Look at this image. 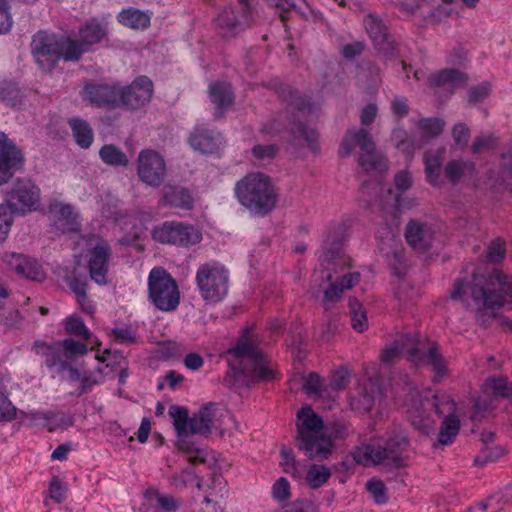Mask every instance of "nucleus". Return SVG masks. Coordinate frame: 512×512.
<instances>
[{"mask_svg":"<svg viewBox=\"0 0 512 512\" xmlns=\"http://www.w3.org/2000/svg\"><path fill=\"white\" fill-rule=\"evenodd\" d=\"M2 261L10 270L19 276L33 281H43L45 273L37 260L16 252H5L2 254Z\"/></svg>","mask_w":512,"mask_h":512,"instance_id":"nucleus-19","label":"nucleus"},{"mask_svg":"<svg viewBox=\"0 0 512 512\" xmlns=\"http://www.w3.org/2000/svg\"><path fill=\"white\" fill-rule=\"evenodd\" d=\"M390 139L398 150L408 154H411L415 149H418L417 140L409 136L408 132L402 127L393 129Z\"/></svg>","mask_w":512,"mask_h":512,"instance_id":"nucleus-42","label":"nucleus"},{"mask_svg":"<svg viewBox=\"0 0 512 512\" xmlns=\"http://www.w3.org/2000/svg\"><path fill=\"white\" fill-rule=\"evenodd\" d=\"M434 230L430 225L411 220L405 230L407 242L416 250H427L434 240Z\"/></svg>","mask_w":512,"mask_h":512,"instance_id":"nucleus-27","label":"nucleus"},{"mask_svg":"<svg viewBox=\"0 0 512 512\" xmlns=\"http://www.w3.org/2000/svg\"><path fill=\"white\" fill-rule=\"evenodd\" d=\"M381 206L384 211L393 217H397L398 213L405 207L401 202L400 193H396L392 189H388L387 194L381 201Z\"/></svg>","mask_w":512,"mask_h":512,"instance_id":"nucleus-48","label":"nucleus"},{"mask_svg":"<svg viewBox=\"0 0 512 512\" xmlns=\"http://www.w3.org/2000/svg\"><path fill=\"white\" fill-rule=\"evenodd\" d=\"M120 95V87L115 84H87L84 88V100L95 106L117 107Z\"/></svg>","mask_w":512,"mask_h":512,"instance_id":"nucleus-22","label":"nucleus"},{"mask_svg":"<svg viewBox=\"0 0 512 512\" xmlns=\"http://www.w3.org/2000/svg\"><path fill=\"white\" fill-rule=\"evenodd\" d=\"M467 76L458 69H444L428 77V85L430 87L449 86L465 84Z\"/></svg>","mask_w":512,"mask_h":512,"instance_id":"nucleus-34","label":"nucleus"},{"mask_svg":"<svg viewBox=\"0 0 512 512\" xmlns=\"http://www.w3.org/2000/svg\"><path fill=\"white\" fill-rule=\"evenodd\" d=\"M367 489L379 504L386 503L388 500L386 486L380 480H370L367 483Z\"/></svg>","mask_w":512,"mask_h":512,"instance_id":"nucleus-57","label":"nucleus"},{"mask_svg":"<svg viewBox=\"0 0 512 512\" xmlns=\"http://www.w3.org/2000/svg\"><path fill=\"white\" fill-rule=\"evenodd\" d=\"M67 487L58 476H53L48 486V498L57 504L63 503L66 499Z\"/></svg>","mask_w":512,"mask_h":512,"instance_id":"nucleus-50","label":"nucleus"},{"mask_svg":"<svg viewBox=\"0 0 512 512\" xmlns=\"http://www.w3.org/2000/svg\"><path fill=\"white\" fill-rule=\"evenodd\" d=\"M150 20L151 14L135 8L124 9L118 15V21L121 24L136 30H144L149 27Z\"/></svg>","mask_w":512,"mask_h":512,"instance_id":"nucleus-35","label":"nucleus"},{"mask_svg":"<svg viewBox=\"0 0 512 512\" xmlns=\"http://www.w3.org/2000/svg\"><path fill=\"white\" fill-rule=\"evenodd\" d=\"M488 385L491 386L494 393L502 397H509L510 388H508L510 382L507 378H491L488 380Z\"/></svg>","mask_w":512,"mask_h":512,"instance_id":"nucleus-64","label":"nucleus"},{"mask_svg":"<svg viewBox=\"0 0 512 512\" xmlns=\"http://www.w3.org/2000/svg\"><path fill=\"white\" fill-rule=\"evenodd\" d=\"M152 237L161 244L179 246L195 245L202 239L201 232L194 226L174 221L165 222L161 226L155 227Z\"/></svg>","mask_w":512,"mask_h":512,"instance_id":"nucleus-14","label":"nucleus"},{"mask_svg":"<svg viewBox=\"0 0 512 512\" xmlns=\"http://www.w3.org/2000/svg\"><path fill=\"white\" fill-rule=\"evenodd\" d=\"M211 101L216 105V117H221L224 110L232 106L234 96L231 87L227 83L217 82L210 85L209 89Z\"/></svg>","mask_w":512,"mask_h":512,"instance_id":"nucleus-31","label":"nucleus"},{"mask_svg":"<svg viewBox=\"0 0 512 512\" xmlns=\"http://www.w3.org/2000/svg\"><path fill=\"white\" fill-rule=\"evenodd\" d=\"M454 300L462 301L467 307L476 310L480 324L487 321L485 316L494 317L495 308H500L512 300V277L494 270L484 285L482 276L473 273L471 282L458 281L451 293Z\"/></svg>","mask_w":512,"mask_h":512,"instance_id":"nucleus-1","label":"nucleus"},{"mask_svg":"<svg viewBox=\"0 0 512 512\" xmlns=\"http://www.w3.org/2000/svg\"><path fill=\"white\" fill-rule=\"evenodd\" d=\"M234 191L240 204L256 216L268 215L276 208L279 200L275 182L261 172L244 176L236 183Z\"/></svg>","mask_w":512,"mask_h":512,"instance_id":"nucleus-4","label":"nucleus"},{"mask_svg":"<svg viewBox=\"0 0 512 512\" xmlns=\"http://www.w3.org/2000/svg\"><path fill=\"white\" fill-rule=\"evenodd\" d=\"M49 211L54 217L56 227L62 232H74L79 229V216L69 204L55 202Z\"/></svg>","mask_w":512,"mask_h":512,"instance_id":"nucleus-28","label":"nucleus"},{"mask_svg":"<svg viewBox=\"0 0 512 512\" xmlns=\"http://www.w3.org/2000/svg\"><path fill=\"white\" fill-rule=\"evenodd\" d=\"M273 497L278 501H286L290 498V484L284 477L276 480L272 487Z\"/></svg>","mask_w":512,"mask_h":512,"instance_id":"nucleus-60","label":"nucleus"},{"mask_svg":"<svg viewBox=\"0 0 512 512\" xmlns=\"http://www.w3.org/2000/svg\"><path fill=\"white\" fill-rule=\"evenodd\" d=\"M169 415L173 419V425L178 434L176 441L177 448L187 456L190 463H204L206 461L204 449L196 445L189 438L190 433L187 429V409L173 405L169 409Z\"/></svg>","mask_w":512,"mask_h":512,"instance_id":"nucleus-13","label":"nucleus"},{"mask_svg":"<svg viewBox=\"0 0 512 512\" xmlns=\"http://www.w3.org/2000/svg\"><path fill=\"white\" fill-rule=\"evenodd\" d=\"M402 352L406 353L407 360L414 365H431L436 377L441 378L447 372L445 360L439 354L437 344L418 334H399L393 343L383 349L380 359L383 363H390Z\"/></svg>","mask_w":512,"mask_h":512,"instance_id":"nucleus-3","label":"nucleus"},{"mask_svg":"<svg viewBox=\"0 0 512 512\" xmlns=\"http://www.w3.org/2000/svg\"><path fill=\"white\" fill-rule=\"evenodd\" d=\"M409 440L406 433L395 429L387 434L383 445H364L353 452L354 460L362 465H385L393 468L407 466L409 460L406 454Z\"/></svg>","mask_w":512,"mask_h":512,"instance_id":"nucleus-7","label":"nucleus"},{"mask_svg":"<svg viewBox=\"0 0 512 512\" xmlns=\"http://www.w3.org/2000/svg\"><path fill=\"white\" fill-rule=\"evenodd\" d=\"M149 298L162 311L176 309L180 293L175 280L162 267L153 268L148 278Z\"/></svg>","mask_w":512,"mask_h":512,"instance_id":"nucleus-11","label":"nucleus"},{"mask_svg":"<svg viewBox=\"0 0 512 512\" xmlns=\"http://www.w3.org/2000/svg\"><path fill=\"white\" fill-rule=\"evenodd\" d=\"M495 144V137L493 134H480L475 137L471 151L473 154H479Z\"/></svg>","mask_w":512,"mask_h":512,"instance_id":"nucleus-58","label":"nucleus"},{"mask_svg":"<svg viewBox=\"0 0 512 512\" xmlns=\"http://www.w3.org/2000/svg\"><path fill=\"white\" fill-rule=\"evenodd\" d=\"M506 255V248L504 240L497 238L491 242L487 249V257L492 263L501 262Z\"/></svg>","mask_w":512,"mask_h":512,"instance_id":"nucleus-54","label":"nucleus"},{"mask_svg":"<svg viewBox=\"0 0 512 512\" xmlns=\"http://www.w3.org/2000/svg\"><path fill=\"white\" fill-rule=\"evenodd\" d=\"M297 446L312 460L327 459L332 452L333 442L323 429L322 419L310 407L298 413Z\"/></svg>","mask_w":512,"mask_h":512,"instance_id":"nucleus-8","label":"nucleus"},{"mask_svg":"<svg viewBox=\"0 0 512 512\" xmlns=\"http://www.w3.org/2000/svg\"><path fill=\"white\" fill-rule=\"evenodd\" d=\"M349 311L353 329L358 332L366 330L368 328L366 311L356 298L349 299Z\"/></svg>","mask_w":512,"mask_h":512,"instance_id":"nucleus-43","label":"nucleus"},{"mask_svg":"<svg viewBox=\"0 0 512 512\" xmlns=\"http://www.w3.org/2000/svg\"><path fill=\"white\" fill-rule=\"evenodd\" d=\"M121 229L125 235L121 237L118 242L123 246L134 244L140 238L142 232V229L138 224V220L131 216L125 217Z\"/></svg>","mask_w":512,"mask_h":512,"instance_id":"nucleus-45","label":"nucleus"},{"mask_svg":"<svg viewBox=\"0 0 512 512\" xmlns=\"http://www.w3.org/2000/svg\"><path fill=\"white\" fill-rule=\"evenodd\" d=\"M104 36L105 31L101 25L95 21H91L80 29L79 40L75 41L84 49V54L89 46L99 43Z\"/></svg>","mask_w":512,"mask_h":512,"instance_id":"nucleus-38","label":"nucleus"},{"mask_svg":"<svg viewBox=\"0 0 512 512\" xmlns=\"http://www.w3.org/2000/svg\"><path fill=\"white\" fill-rule=\"evenodd\" d=\"M12 213L6 204H0V242H3L8 236L13 222Z\"/></svg>","mask_w":512,"mask_h":512,"instance_id":"nucleus-53","label":"nucleus"},{"mask_svg":"<svg viewBox=\"0 0 512 512\" xmlns=\"http://www.w3.org/2000/svg\"><path fill=\"white\" fill-rule=\"evenodd\" d=\"M196 283L203 300L215 304L222 301L228 293L229 273L219 263H205L197 270Z\"/></svg>","mask_w":512,"mask_h":512,"instance_id":"nucleus-10","label":"nucleus"},{"mask_svg":"<svg viewBox=\"0 0 512 512\" xmlns=\"http://www.w3.org/2000/svg\"><path fill=\"white\" fill-rule=\"evenodd\" d=\"M137 176L147 186L159 187L167 176V165L163 155L154 149H143L138 153Z\"/></svg>","mask_w":512,"mask_h":512,"instance_id":"nucleus-12","label":"nucleus"},{"mask_svg":"<svg viewBox=\"0 0 512 512\" xmlns=\"http://www.w3.org/2000/svg\"><path fill=\"white\" fill-rule=\"evenodd\" d=\"M350 381V373L347 369L341 368L336 370L330 377L328 391L339 392L344 390Z\"/></svg>","mask_w":512,"mask_h":512,"instance_id":"nucleus-51","label":"nucleus"},{"mask_svg":"<svg viewBox=\"0 0 512 512\" xmlns=\"http://www.w3.org/2000/svg\"><path fill=\"white\" fill-rule=\"evenodd\" d=\"M76 143L84 149L91 146L94 134L89 123L80 118H71L68 121Z\"/></svg>","mask_w":512,"mask_h":512,"instance_id":"nucleus-36","label":"nucleus"},{"mask_svg":"<svg viewBox=\"0 0 512 512\" xmlns=\"http://www.w3.org/2000/svg\"><path fill=\"white\" fill-rule=\"evenodd\" d=\"M445 126V122L440 118H421L416 122L419 139L417 140V148H422L431 139L439 136Z\"/></svg>","mask_w":512,"mask_h":512,"instance_id":"nucleus-32","label":"nucleus"},{"mask_svg":"<svg viewBox=\"0 0 512 512\" xmlns=\"http://www.w3.org/2000/svg\"><path fill=\"white\" fill-rule=\"evenodd\" d=\"M364 25L374 44L385 56L392 58L397 54L394 40L387 34V28L381 19L369 14L364 19Z\"/></svg>","mask_w":512,"mask_h":512,"instance_id":"nucleus-23","label":"nucleus"},{"mask_svg":"<svg viewBox=\"0 0 512 512\" xmlns=\"http://www.w3.org/2000/svg\"><path fill=\"white\" fill-rule=\"evenodd\" d=\"M343 291V288H341L338 283H333L325 290L323 298V306L325 310H329L332 304L341 298Z\"/></svg>","mask_w":512,"mask_h":512,"instance_id":"nucleus-61","label":"nucleus"},{"mask_svg":"<svg viewBox=\"0 0 512 512\" xmlns=\"http://www.w3.org/2000/svg\"><path fill=\"white\" fill-rule=\"evenodd\" d=\"M100 159L109 166L126 167L129 164L128 156L117 146L106 144L99 150Z\"/></svg>","mask_w":512,"mask_h":512,"instance_id":"nucleus-40","label":"nucleus"},{"mask_svg":"<svg viewBox=\"0 0 512 512\" xmlns=\"http://www.w3.org/2000/svg\"><path fill=\"white\" fill-rule=\"evenodd\" d=\"M39 188L29 180H18L7 195V206L12 212L24 213L36 209Z\"/></svg>","mask_w":512,"mask_h":512,"instance_id":"nucleus-16","label":"nucleus"},{"mask_svg":"<svg viewBox=\"0 0 512 512\" xmlns=\"http://www.w3.org/2000/svg\"><path fill=\"white\" fill-rule=\"evenodd\" d=\"M112 249L108 242L100 240L90 251L88 268L90 278L99 285L107 283L109 259Z\"/></svg>","mask_w":512,"mask_h":512,"instance_id":"nucleus-21","label":"nucleus"},{"mask_svg":"<svg viewBox=\"0 0 512 512\" xmlns=\"http://www.w3.org/2000/svg\"><path fill=\"white\" fill-rule=\"evenodd\" d=\"M30 48L35 63L43 72L54 70L61 59L78 61L84 50L75 39L63 38L48 31H38L34 34Z\"/></svg>","mask_w":512,"mask_h":512,"instance_id":"nucleus-5","label":"nucleus"},{"mask_svg":"<svg viewBox=\"0 0 512 512\" xmlns=\"http://www.w3.org/2000/svg\"><path fill=\"white\" fill-rule=\"evenodd\" d=\"M360 149L358 164L367 173H382L387 170L385 157L376 151L370 133L364 128L348 130L339 149L341 157L349 156L355 148Z\"/></svg>","mask_w":512,"mask_h":512,"instance_id":"nucleus-9","label":"nucleus"},{"mask_svg":"<svg viewBox=\"0 0 512 512\" xmlns=\"http://www.w3.org/2000/svg\"><path fill=\"white\" fill-rule=\"evenodd\" d=\"M491 85L489 82H483L477 86H473L468 92V102L476 104L483 101L490 93Z\"/></svg>","mask_w":512,"mask_h":512,"instance_id":"nucleus-55","label":"nucleus"},{"mask_svg":"<svg viewBox=\"0 0 512 512\" xmlns=\"http://www.w3.org/2000/svg\"><path fill=\"white\" fill-rule=\"evenodd\" d=\"M65 280L70 289L76 295L77 301L81 306L82 310L87 313H93V306L89 302L86 294V281L84 279H80L74 274L71 276H67Z\"/></svg>","mask_w":512,"mask_h":512,"instance_id":"nucleus-39","label":"nucleus"},{"mask_svg":"<svg viewBox=\"0 0 512 512\" xmlns=\"http://www.w3.org/2000/svg\"><path fill=\"white\" fill-rule=\"evenodd\" d=\"M331 470L323 465L313 464L306 473V482L309 487L317 489L323 486L330 478Z\"/></svg>","mask_w":512,"mask_h":512,"instance_id":"nucleus-44","label":"nucleus"},{"mask_svg":"<svg viewBox=\"0 0 512 512\" xmlns=\"http://www.w3.org/2000/svg\"><path fill=\"white\" fill-rule=\"evenodd\" d=\"M292 133L298 145H307L312 149L315 148L318 135L314 129H307L305 125L299 123L295 125Z\"/></svg>","mask_w":512,"mask_h":512,"instance_id":"nucleus-47","label":"nucleus"},{"mask_svg":"<svg viewBox=\"0 0 512 512\" xmlns=\"http://www.w3.org/2000/svg\"><path fill=\"white\" fill-rule=\"evenodd\" d=\"M452 137L457 146L464 148L470 138V129L465 123H457L452 128Z\"/></svg>","mask_w":512,"mask_h":512,"instance_id":"nucleus-56","label":"nucleus"},{"mask_svg":"<svg viewBox=\"0 0 512 512\" xmlns=\"http://www.w3.org/2000/svg\"><path fill=\"white\" fill-rule=\"evenodd\" d=\"M23 160L21 151L0 132V185L8 182L12 176L11 170L21 167Z\"/></svg>","mask_w":512,"mask_h":512,"instance_id":"nucleus-24","label":"nucleus"},{"mask_svg":"<svg viewBox=\"0 0 512 512\" xmlns=\"http://www.w3.org/2000/svg\"><path fill=\"white\" fill-rule=\"evenodd\" d=\"M88 345L99 346L100 343L97 340H89L84 343L73 338H66L59 347L48 348L46 364L49 367L60 366L65 369L69 364L87 353Z\"/></svg>","mask_w":512,"mask_h":512,"instance_id":"nucleus-15","label":"nucleus"},{"mask_svg":"<svg viewBox=\"0 0 512 512\" xmlns=\"http://www.w3.org/2000/svg\"><path fill=\"white\" fill-rule=\"evenodd\" d=\"M20 415L28 420L29 426L47 428L50 432L73 425V418L61 411L29 410L20 411Z\"/></svg>","mask_w":512,"mask_h":512,"instance_id":"nucleus-18","label":"nucleus"},{"mask_svg":"<svg viewBox=\"0 0 512 512\" xmlns=\"http://www.w3.org/2000/svg\"><path fill=\"white\" fill-rule=\"evenodd\" d=\"M445 153L444 148H439L434 151H428L424 156L425 174L427 181L438 186L441 183V166Z\"/></svg>","mask_w":512,"mask_h":512,"instance_id":"nucleus-33","label":"nucleus"},{"mask_svg":"<svg viewBox=\"0 0 512 512\" xmlns=\"http://www.w3.org/2000/svg\"><path fill=\"white\" fill-rule=\"evenodd\" d=\"M221 135L205 128H197L190 137V144L202 154H212L221 145Z\"/></svg>","mask_w":512,"mask_h":512,"instance_id":"nucleus-29","label":"nucleus"},{"mask_svg":"<svg viewBox=\"0 0 512 512\" xmlns=\"http://www.w3.org/2000/svg\"><path fill=\"white\" fill-rule=\"evenodd\" d=\"M228 375L234 383L248 384L249 381L270 380L274 376L262 352L247 338H241L236 346L228 350Z\"/></svg>","mask_w":512,"mask_h":512,"instance_id":"nucleus-6","label":"nucleus"},{"mask_svg":"<svg viewBox=\"0 0 512 512\" xmlns=\"http://www.w3.org/2000/svg\"><path fill=\"white\" fill-rule=\"evenodd\" d=\"M17 409L9 398L0 393V421H11L16 418Z\"/></svg>","mask_w":512,"mask_h":512,"instance_id":"nucleus-59","label":"nucleus"},{"mask_svg":"<svg viewBox=\"0 0 512 512\" xmlns=\"http://www.w3.org/2000/svg\"><path fill=\"white\" fill-rule=\"evenodd\" d=\"M321 261L327 269H329V266H333V270L350 265V258L344 253L342 241L338 236L330 234L327 236L323 245Z\"/></svg>","mask_w":512,"mask_h":512,"instance_id":"nucleus-26","label":"nucleus"},{"mask_svg":"<svg viewBox=\"0 0 512 512\" xmlns=\"http://www.w3.org/2000/svg\"><path fill=\"white\" fill-rule=\"evenodd\" d=\"M65 330L67 333L80 336L86 341L93 340L92 334L79 317L71 316L67 318L65 320Z\"/></svg>","mask_w":512,"mask_h":512,"instance_id":"nucleus-49","label":"nucleus"},{"mask_svg":"<svg viewBox=\"0 0 512 512\" xmlns=\"http://www.w3.org/2000/svg\"><path fill=\"white\" fill-rule=\"evenodd\" d=\"M0 100L8 106L16 107L22 102V93L16 84L3 82L0 84Z\"/></svg>","mask_w":512,"mask_h":512,"instance_id":"nucleus-46","label":"nucleus"},{"mask_svg":"<svg viewBox=\"0 0 512 512\" xmlns=\"http://www.w3.org/2000/svg\"><path fill=\"white\" fill-rule=\"evenodd\" d=\"M13 24L9 7L4 0H0V33L8 32Z\"/></svg>","mask_w":512,"mask_h":512,"instance_id":"nucleus-62","label":"nucleus"},{"mask_svg":"<svg viewBox=\"0 0 512 512\" xmlns=\"http://www.w3.org/2000/svg\"><path fill=\"white\" fill-rule=\"evenodd\" d=\"M195 479L196 476L191 471L182 470L180 473L172 475L170 483L177 488H184Z\"/></svg>","mask_w":512,"mask_h":512,"instance_id":"nucleus-63","label":"nucleus"},{"mask_svg":"<svg viewBox=\"0 0 512 512\" xmlns=\"http://www.w3.org/2000/svg\"><path fill=\"white\" fill-rule=\"evenodd\" d=\"M405 401L412 425L422 433H428L432 428L431 410L434 409L439 415L447 414L441 423L437 441L433 444L435 448L450 445L454 441L460 429V420L455 415L456 403L452 399L447 396L439 401L436 396L432 399L423 397L415 388L408 392Z\"/></svg>","mask_w":512,"mask_h":512,"instance_id":"nucleus-2","label":"nucleus"},{"mask_svg":"<svg viewBox=\"0 0 512 512\" xmlns=\"http://www.w3.org/2000/svg\"><path fill=\"white\" fill-rule=\"evenodd\" d=\"M304 391L310 397L319 399L333 398L328 391V387L324 386L322 379L316 373H309L305 378Z\"/></svg>","mask_w":512,"mask_h":512,"instance_id":"nucleus-41","label":"nucleus"},{"mask_svg":"<svg viewBox=\"0 0 512 512\" xmlns=\"http://www.w3.org/2000/svg\"><path fill=\"white\" fill-rule=\"evenodd\" d=\"M222 416L223 410L217 404L210 403L199 409L192 417L187 416L188 432L207 435L217 426Z\"/></svg>","mask_w":512,"mask_h":512,"instance_id":"nucleus-20","label":"nucleus"},{"mask_svg":"<svg viewBox=\"0 0 512 512\" xmlns=\"http://www.w3.org/2000/svg\"><path fill=\"white\" fill-rule=\"evenodd\" d=\"M474 170V164L470 161L451 160L445 165L444 175L452 185H456L464 176L472 175Z\"/></svg>","mask_w":512,"mask_h":512,"instance_id":"nucleus-37","label":"nucleus"},{"mask_svg":"<svg viewBox=\"0 0 512 512\" xmlns=\"http://www.w3.org/2000/svg\"><path fill=\"white\" fill-rule=\"evenodd\" d=\"M119 104L130 109H139L147 104L153 93V83L146 76L136 78L131 85L120 88Z\"/></svg>","mask_w":512,"mask_h":512,"instance_id":"nucleus-17","label":"nucleus"},{"mask_svg":"<svg viewBox=\"0 0 512 512\" xmlns=\"http://www.w3.org/2000/svg\"><path fill=\"white\" fill-rule=\"evenodd\" d=\"M380 390L371 379L359 383L355 394L350 397L351 409L359 414L370 412L379 399Z\"/></svg>","mask_w":512,"mask_h":512,"instance_id":"nucleus-25","label":"nucleus"},{"mask_svg":"<svg viewBox=\"0 0 512 512\" xmlns=\"http://www.w3.org/2000/svg\"><path fill=\"white\" fill-rule=\"evenodd\" d=\"M162 193V201L164 205L185 210H190L193 207V197L185 188L178 186H165Z\"/></svg>","mask_w":512,"mask_h":512,"instance_id":"nucleus-30","label":"nucleus"},{"mask_svg":"<svg viewBox=\"0 0 512 512\" xmlns=\"http://www.w3.org/2000/svg\"><path fill=\"white\" fill-rule=\"evenodd\" d=\"M277 153L278 147L273 144L256 145L252 149V155L254 159L260 164L270 161L276 156Z\"/></svg>","mask_w":512,"mask_h":512,"instance_id":"nucleus-52","label":"nucleus"}]
</instances>
